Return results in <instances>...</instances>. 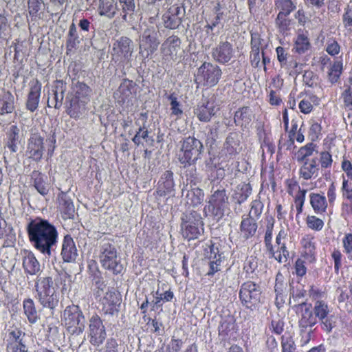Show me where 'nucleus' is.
<instances>
[{"mask_svg": "<svg viewBox=\"0 0 352 352\" xmlns=\"http://www.w3.org/2000/svg\"><path fill=\"white\" fill-rule=\"evenodd\" d=\"M211 56L215 62L226 65L234 58L233 45L228 41H220L212 49Z\"/></svg>", "mask_w": 352, "mask_h": 352, "instance_id": "nucleus-21", "label": "nucleus"}, {"mask_svg": "<svg viewBox=\"0 0 352 352\" xmlns=\"http://www.w3.org/2000/svg\"><path fill=\"white\" fill-rule=\"evenodd\" d=\"M238 326L236 319L232 315L221 316L218 326V336L223 342L236 340L238 333Z\"/></svg>", "mask_w": 352, "mask_h": 352, "instance_id": "nucleus-18", "label": "nucleus"}, {"mask_svg": "<svg viewBox=\"0 0 352 352\" xmlns=\"http://www.w3.org/2000/svg\"><path fill=\"white\" fill-rule=\"evenodd\" d=\"M182 50V41L175 34L167 37L161 45V53L164 60H175Z\"/></svg>", "mask_w": 352, "mask_h": 352, "instance_id": "nucleus-20", "label": "nucleus"}, {"mask_svg": "<svg viewBox=\"0 0 352 352\" xmlns=\"http://www.w3.org/2000/svg\"><path fill=\"white\" fill-rule=\"evenodd\" d=\"M276 52L281 68L286 69L289 75L298 73V63L285 48L278 46L276 48Z\"/></svg>", "mask_w": 352, "mask_h": 352, "instance_id": "nucleus-30", "label": "nucleus"}, {"mask_svg": "<svg viewBox=\"0 0 352 352\" xmlns=\"http://www.w3.org/2000/svg\"><path fill=\"white\" fill-rule=\"evenodd\" d=\"M274 6L278 14L289 16L296 9V3L292 0H276Z\"/></svg>", "mask_w": 352, "mask_h": 352, "instance_id": "nucleus-56", "label": "nucleus"}, {"mask_svg": "<svg viewBox=\"0 0 352 352\" xmlns=\"http://www.w3.org/2000/svg\"><path fill=\"white\" fill-rule=\"evenodd\" d=\"M175 190L173 173L170 170H166L158 181L156 194L159 197H174Z\"/></svg>", "mask_w": 352, "mask_h": 352, "instance_id": "nucleus-26", "label": "nucleus"}, {"mask_svg": "<svg viewBox=\"0 0 352 352\" xmlns=\"http://www.w3.org/2000/svg\"><path fill=\"white\" fill-rule=\"evenodd\" d=\"M107 338V332L102 320L94 314L89 320L88 338L89 343L94 346H99L103 344Z\"/></svg>", "mask_w": 352, "mask_h": 352, "instance_id": "nucleus-12", "label": "nucleus"}, {"mask_svg": "<svg viewBox=\"0 0 352 352\" xmlns=\"http://www.w3.org/2000/svg\"><path fill=\"white\" fill-rule=\"evenodd\" d=\"M317 323L313 311L309 308H306L302 313L301 318L298 320V327L300 332H305L308 328H311Z\"/></svg>", "mask_w": 352, "mask_h": 352, "instance_id": "nucleus-50", "label": "nucleus"}, {"mask_svg": "<svg viewBox=\"0 0 352 352\" xmlns=\"http://www.w3.org/2000/svg\"><path fill=\"white\" fill-rule=\"evenodd\" d=\"M183 345L184 341L181 338L172 336L168 344H162L154 352H180Z\"/></svg>", "mask_w": 352, "mask_h": 352, "instance_id": "nucleus-52", "label": "nucleus"}, {"mask_svg": "<svg viewBox=\"0 0 352 352\" xmlns=\"http://www.w3.org/2000/svg\"><path fill=\"white\" fill-rule=\"evenodd\" d=\"M313 312L316 318H318L319 320H323L329 314V306L324 300H316L314 304Z\"/></svg>", "mask_w": 352, "mask_h": 352, "instance_id": "nucleus-60", "label": "nucleus"}, {"mask_svg": "<svg viewBox=\"0 0 352 352\" xmlns=\"http://www.w3.org/2000/svg\"><path fill=\"white\" fill-rule=\"evenodd\" d=\"M204 192L199 188H192L188 190L186 199L187 204L197 206L201 204L204 199Z\"/></svg>", "mask_w": 352, "mask_h": 352, "instance_id": "nucleus-51", "label": "nucleus"}, {"mask_svg": "<svg viewBox=\"0 0 352 352\" xmlns=\"http://www.w3.org/2000/svg\"><path fill=\"white\" fill-rule=\"evenodd\" d=\"M25 333L17 326H11L6 332V352H30L24 340Z\"/></svg>", "mask_w": 352, "mask_h": 352, "instance_id": "nucleus-11", "label": "nucleus"}, {"mask_svg": "<svg viewBox=\"0 0 352 352\" xmlns=\"http://www.w3.org/2000/svg\"><path fill=\"white\" fill-rule=\"evenodd\" d=\"M343 63L340 60H336L333 62L328 72V79L332 84L336 83L342 74Z\"/></svg>", "mask_w": 352, "mask_h": 352, "instance_id": "nucleus-59", "label": "nucleus"}, {"mask_svg": "<svg viewBox=\"0 0 352 352\" xmlns=\"http://www.w3.org/2000/svg\"><path fill=\"white\" fill-rule=\"evenodd\" d=\"M160 45L158 32L154 28L146 29L140 43V54L148 58L157 50Z\"/></svg>", "mask_w": 352, "mask_h": 352, "instance_id": "nucleus-14", "label": "nucleus"}, {"mask_svg": "<svg viewBox=\"0 0 352 352\" xmlns=\"http://www.w3.org/2000/svg\"><path fill=\"white\" fill-rule=\"evenodd\" d=\"M133 52V43L126 36L120 37L113 44L112 55L121 63H129L131 60Z\"/></svg>", "mask_w": 352, "mask_h": 352, "instance_id": "nucleus-17", "label": "nucleus"}, {"mask_svg": "<svg viewBox=\"0 0 352 352\" xmlns=\"http://www.w3.org/2000/svg\"><path fill=\"white\" fill-rule=\"evenodd\" d=\"M341 169L344 173L341 175L340 190L352 188V161L349 156L344 155L341 162Z\"/></svg>", "mask_w": 352, "mask_h": 352, "instance_id": "nucleus-41", "label": "nucleus"}, {"mask_svg": "<svg viewBox=\"0 0 352 352\" xmlns=\"http://www.w3.org/2000/svg\"><path fill=\"white\" fill-rule=\"evenodd\" d=\"M22 267L26 275L39 276L42 272L41 265L35 254L29 250H21L20 252Z\"/></svg>", "mask_w": 352, "mask_h": 352, "instance_id": "nucleus-22", "label": "nucleus"}, {"mask_svg": "<svg viewBox=\"0 0 352 352\" xmlns=\"http://www.w3.org/2000/svg\"><path fill=\"white\" fill-rule=\"evenodd\" d=\"M298 169V176L300 179L305 181H309L316 179L319 174L320 167L317 163L316 158H312L311 160H306L301 162Z\"/></svg>", "mask_w": 352, "mask_h": 352, "instance_id": "nucleus-32", "label": "nucleus"}, {"mask_svg": "<svg viewBox=\"0 0 352 352\" xmlns=\"http://www.w3.org/2000/svg\"><path fill=\"white\" fill-rule=\"evenodd\" d=\"M240 140L236 134L229 135L226 140L224 149L222 151L221 158L223 161H229L239 153Z\"/></svg>", "mask_w": 352, "mask_h": 352, "instance_id": "nucleus-33", "label": "nucleus"}, {"mask_svg": "<svg viewBox=\"0 0 352 352\" xmlns=\"http://www.w3.org/2000/svg\"><path fill=\"white\" fill-rule=\"evenodd\" d=\"M66 278V273L58 274L54 279L48 276H36L34 282L36 298L43 307L54 309L58 306L59 297L55 286L58 287Z\"/></svg>", "mask_w": 352, "mask_h": 352, "instance_id": "nucleus-2", "label": "nucleus"}, {"mask_svg": "<svg viewBox=\"0 0 352 352\" xmlns=\"http://www.w3.org/2000/svg\"><path fill=\"white\" fill-rule=\"evenodd\" d=\"M252 118L253 112L248 106L239 108L234 115V123L242 129L248 128L252 122Z\"/></svg>", "mask_w": 352, "mask_h": 352, "instance_id": "nucleus-42", "label": "nucleus"}, {"mask_svg": "<svg viewBox=\"0 0 352 352\" xmlns=\"http://www.w3.org/2000/svg\"><path fill=\"white\" fill-rule=\"evenodd\" d=\"M0 239H3L2 248L13 247L16 243V234L13 228L8 226L3 212L0 210Z\"/></svg>", "mask_w": 352, "mask_h": 352, "instance_id": "nucleus-37", "label": "nucleus"}, {"mask_svg": "<svg viewBox=\"0 0 352 352\" xmlns=\"http://www.w3.org/2000/svg\"><path fill=\"white\" fill-rule=\"evenodd\" d=\"M72 89V91L70 94H69V96L86 102L89 101V98L92 92V89L84 82L78 80L76 82L73 83Z\"/></svg>", "mask_w": 352, "mask_h": 352, "instance_id": "nucleus-44", "label": "nucleus"}, {"mask_svg": "<svg viewBox=\"0 0 352 352\" xmlns=\"http://www.w3.org/2000/svg\"><path fill=\"white\" fill-rule=\"evenodd\" d=\"M118 11L116 0H98V12L101 16L113 19Z\"/></svg>", "mask_w": 352, "mask_h": 352, "instance_id": "nucleus-45", "label": "nucleus"}, {"mask_svg": "<svg viewBox=\"0 0 352 352\" xmlns=\"http://www.w3.org/2000/svg\"><path fill=\"white\" fill-rule=\"evenodd\" d=\"M14 109V97L10 91H7L0 98V115L10 114Z\"/></svg>", "mask_w": 352, "mask_h": 352, "instance_id": "nucleus-49", "label": "nucleus"}, {"mask_svg": "<svg viewBox=\"0 0 352 352\" xmlns=\"http://www.w3.org/2000/svg\"><path fill=\"white\" fill-rule=\"evenodd\" d=\"M87 102L68 95L66 98V113L75 120H78L81 114L82 107H85Z\"/></svg>", "mask_w": 352, "mask_h": 352, "instance_id": "nucleus-43", "label": "nucleus"}, {"mask_svg": "<svg viewBox=\"0 0 352 352\" xmlns=\"http://www.w3.org/2000/svg\"><path fill=\"white\" fill-rule=\"evenodd\" d=\"M120 102H129L136 95V84L131 80L124 78L117 90Z\"/></svg>", "mask_w": 352, "mask_h": 352, "instance_id": "nucleus-34", "label": "nucleus"}, {"mask_svg": "<svg viewBox=\"0 0 352 352\" xmlns=\"http://www.w3.org/2000/svg\"><path fill=\"white\" fill-rule=\"evenodd\" d=\"M178 153V160L184 167H188L196 164L201 158L204 150L202 142L193 136L183 139Z\"/></svg>", "mask_w": 352, "mask_h": 352, "instance_id": "nucleus-4", "label": "nucleus"}, {"mask_svg": "<svg viewBox=\"0 0 352 352\" xmlns=\"http://www.w3.org/2000/svg\"><path fill=\"white\" fill-rule=\"evenodd\" d=\"M122 296L113 288L108 289L104 295L98 301V309L100 314L104 316H113L120 311Z\"/></svg>", "mask_w": 352, "mask_h": 352, "instance_id": "nucleus-10", "label": "nucleus"}, {"mask_svg": "<svg viewBox=\"0 0 352 352\" xmlns=\"http://www.w3.org/2000/svg\"><path fill=\"white\" fill-rule=\"evenodd\" d=\"M261 294L260 285L256 282L249 280L241 285L239 298L245 308L253 311L261 302Z\"/></svg>", "mask_w": 352, "mask_h": 352, "instance_id": "nucleus-6", "label": "nucleus"}, {"mask_svg": "<svg viewBox=\"0 0 352 352\" xmlns=\"http://www.w3.org/2000/svg\"><path fill=\"white\" fill-rule=\"evenodd\" d=\"M311 43L307 33H298L294 41L293 51L300 55L305 54L311 48Z\"/></svg>", "mask_w": 352, "mask_h": 352, "instance_id": "nucleus-47", "label": "nucleus"}, {"mask_svg": "<svg viewBox=\"0 0 352 352\" xmlns=\"http://www.w3.org/2000/svg\"><path fill=\"white\" fill-rule=\"evenodd\" d=\"M260 41H256L252 39L251 41V52H250V63L251 65L257 68L261 63L260 56Z\"/></svg>", "mask_w": 352, "mask_h": 352, "instance_id": "nucleus-61", "label": "nucleus"}, {"mask_svg": "<svg viewBox=\"0 0 352 352\" xmlns=\"http://www.w3.org/2000/svg\"><path fill=\"white\" fill-rule=\"evenodd\" d=\"M30 242L39 252L50 256L52 248L58 241L56 228L48 220L36 218L31 220L26 228Z\"/></svg>", "mask_w": 352, "mask_h": 352, "instance_id": "nucleus-1", "label": "nucleus"}, {"mask_svg": "<svg viewBox=\"0 0 352 352\" xmlns=\"http://www.w3.org/2000/svg\"><path fill=\"white\" fill-rule=\"evenodd\" d=\"M78 250L73 237L70 234L63 236L60 256L65 263H74L78 256Z\"/></svg>", "mask_w": 352, "mask_h": 352, "instance_id": "nucleus-31", "label": "nucleus"}, {"mask_svg": "<svg viewBox=\"0 0 352 352\" xmlns=\"http://www.w3.org/2000/svg\"><path fill=\"white\" fill-rule=\"evenodd\" d=\"M305 223L309 229L316 232L321 231L324 226V221L314 214H308L305 219Z\"/></svg>", "mask_w": 352, "mask_h": 352, "instance_id": "nucleus-62", "label": "nucleus"}, {"mask_svg": "<svg viewBox=\"0 0 352 352\" xmlns=\"http://www.w3.org/2000/svg\"><path fill=\"white\" fill-rule=\"evenodd\" d=\"M309 199V204L316 214L324 215L327 213L329 204L323 192H310Z\"/></svg>", "mask_w": 352, "mask_h": 352, "instance_id": "nucleus-39", "label": "nucleus"}, {"mask_svg": "<svg viewBox=\"0 0 352 352\" xmlns=\"http://www.w3.org/2000/svg\"><path fill=\"white\" fill-rule=\"evenodd\" d=\"M343 201L341 204L342 214L352 217V188L340 190Z\"/></svg>", "mask_w": 352, "mask_h": 352, "instance_id": "nucleus-53", "label": "nucleus"}, {"mask_svg": "<svg viewBox=\"0 0 352 352\" xmlns=\"http://www.w3.org/2000/svg\"><path fill=\"white\" fill-rule=\"evenodd\" d=\"M57 211L63 220L74 219L76 209L72 198L67 192L60 191L56 197Z\"/></svg>", "mask_w": 352, "mask_h": 352, "instance_id": "nucleus-19", "label": "nucleus"}, {"mask_svg": "<svg viewBox=\"0 0 352 352\" xmlns=\"http://www.w3.org/2000/svg\"><path fill=\"white\" fill-rule=\"evenodd\" d=\"M23 314L30 324H35L40 319V314L38 311L34 301L30 298H25L23 301Z\"/></svg>", "mask_w": 352, "mask_h": 352, "instance_id": "nucleus-46", "label": "nucleus"}, {"mask_svg": "<svg viewBox=\"0 0 352 352\" xmlns=\"http://www.w3.org/2000/svg\"><path fill=\"white\" fill-rule=\"evenodd\" d=\"M174 298V294L173 291L169 289L165 291L164 293H160L159 289L155 292L154 296V300L151 302V311L162 310L163 304L166 302L172 301Z\"/></svg>", "mask_w": 352, "mask_h": 352, "instance_id": "nucleus-48", "label": "nucleus"}, {"mask_svg": "<svg viewBox=\"0 0 352 352\" xmlns=\"http://www.w3.org/2000/svg\"><path fill=\"white\" fill-rule=\"evenodd\" d=\"M216 106L214 100L203 98L194 109V114L202 122H208L216 114Z\"/></svg>", "mask_w": 352, "mask_h": 352, "instance_id": "nucleus-23", "label": "nucleus"}, {"mask_svg": "<svg viewBox=\"0 0 352 352\" xmlns=\"http://www.w3.org/2000/svg\"><path fill=\"white\" fill-rule=\"evenodd\" d=\"M42 84L37 78L33 79L29 83V90L25 101V109L33 113L39 105L41 95Z\"/></svg>", "mask_w": 352, "mask_h": 352, "instance_id": "nucleus-24", "label": "nucleus"}, {"mask_svg": "<svg viewBox=\"0 0 352 352\" xmlns=\"http://www.w3.org/2000/svg\"><path fill=\"white\" fill-rule=\"evenodd\" d=\"M298 98L300 99L298 102L300 112L307 115L311 113L315 106L320 103L319 98L312 93L300 92Z\"/></svg>", "mask_w": 352, "mask_h": 352, "instance_id": "nucleus-35", "label": "nucleus"}, {"mask_svg": "<svg viewBox=\"0 0 352 352\" xmlns=\"http://www.w3.org/2000/svg\"><path fill=\"white\" fill-rule=\"evenodd\" d=\"M204 222L201 215L192 211L182 217L181 234L188 241L195 240L204 232Z\"/></svg>", "mask_w": 352, "mask_h": 352, "instance_id": "nucleus-7", "label": "nucleus"}, {"mask_svg": "<svg viewBox=\"0 0 352 352\" xmlns=\"http://www.w3.org/2000/svg\"><path fill=\"white\" fill-rule=\"evenodd\" d=\"M258 228L257 220L250 215H243L239 224V233L243 241H248L256 236Z\"/></svg>", "mask_w": 352, "mask_h": 352, "instance_id": "nucleus-28", "label": "nucleus"}, {"mask_svg": "<svg viewBox=\"0 0 352 352\" xmlns=\"http://www.w3.org/2000/svg\"><path fill=\"white\" fill-rule=\"evenodd\" d=\"M142 319L146 322V331L156 335H161V327L162 323L157 321L156 318H152L148 316H142Z\"/></svg>", "mask_w": 352, "mask_h": 352, "instance_id": "nucleus-63", "label": "nucleus"}, {"mask_svg": "<svg viewBox=\"0 0 352 352\" xmlns=\"http://www.w3.org/2000/svg\"><path fill=\"white\" fill-rule=\"evenodd\" d=\"M120 6L121 8V15L124 21L127 20L128 16L133 14L135 11V1L134 0H118Z\"/></svg>", "mask_w": 352, "mask_h": 352, "instance_id": "nucleus-64", "label": "nucleus"}, {"mask_svg": "<svg viewBox=\"0 0 352 352\" xmlns=\"http://www.w3.org/2000/svg\"><path fill=\"white\" fill-rule=\"evenodd\" d=\"M45 138L40 133H32L28 140L25 155L36 163L41 161L45 152Z\"/></svg>", "mask_w": 352, "mask_h": 352, "instance_id": "nucleus-13", "label": "nucleus"}, {"mask_svg": "<svg viewBox=\"0 0 352 352\" xmlns=\"http://www.w3.org/2000/svg\"><path fill=\"white\" fill-rule=\"evenodd\" d=\"M207 256L209 260V269L206 276L212 277L217 272L221 270V254H219L218 248H215L214 244H211L210 245V255Z\"/></svg>", "mask_w": 352, "mask_h": 352, "instance_id": "nucleus-40", "label": "nucleus"}, {"mask_svg": "<svg viewBox=\"0 0 352 352\" xmlns=\"http://www.w3.org/2000/svg\"><path fill=\"white\" fill-rule=\"evenodd\" d=\"M66 90V82L62 80H55L52 87V94L48 98L47 107L60 109L63 104Z\"/></svg>", "mask_w": 352, "mask_h": 352, "instance_id": "nucleus-29", "label": "nucleus"}, {"mask_svg": "<svg viewBox=\"0 0 352 352\" xmlns=\"http://www.w3.org/2000/svg\"><path fill=\"white\" fill-rule=\"evenodd\" d=\"M287 236V231L285 228H281L276 236L275 245H272V250L270 248H265L270 256L280 263L286 262L289 256L285 243Z\"/></svg>", "mask_w": 352, "mask_h": 352, "instance_id": "nucleus-15", "label": "nucleus"}, {"mask_svg": "<svg viewBox=\"0 0 352 352\" xmlns=\"http://www.w3.org/2000/svg\"><path fill=\"white\" fill-rule=\"evenodd\" d=\"M21 144L20 129L17 125H11L6 133L4 147L12 153H16Z\"/></svg>", "mask_w": 352, "mask_h": 352, "instance_id": "nucleus-36", "label": "nucleus"}, {"mask_svg": "<svg viewBox=\"0 0 352 352\" xmlns=\"http://www.w3.org/2000/svg\"><path fill=\"white\" fill-rule=\"evenodd\" d=\"M300 244L301 246L300 256L310 263L316 261V236L312 233H307L302 235Z\"/></svg>", "mask_w": 352, "mask_h": 352, "instance_id": "nucleus-25", "label": "nucleus"}, {"mask_svg": "<svg viewBox=\"0 0 352 352\" xmlns=\"http://www.w3.org/2000/svg\"><path fill=\"white\" fill-rule=\"evenodd\" d=\"M316 146V144L314 142H309L305 146L300 147L296 153L298 162H304L306 160H311L309 157L313 155Z\"/></svg>", "mask_w": 352, "mask_h": 352, "instance_id": "nucleus-57", "label": "nucleus"}, {"mask_svg": "<svg viewBox=\"0 0 352 352\" xmlns=\"http://www.w3.org/2000/svg\"><path fill=\"white\" fill-rule=\"evenodd\" d=\"M85 317L81 308L76 305H67L61 315V324L67 335L78 336L81 335L85 329Z\"/></svg>", "mask_w": 352, "mask_h": 352, "instance_id": "nucleus-3", "label": "nucleus"}, {"mask_svg": "<svg viewBox=\"0 0 352 352\" xmlns=\"http://www.w3.org/2000/svg\"><path fill=\"white\" fill-rule=\"evenodd\" d=\"M228 196L225 188L214 190L211 195L208 201V210L212 214L221 219L223 217L225 210L228 206Z\"/></svg>", "mask_w": 352, "mask_h": 352, "instance_id": "nucleus-16", "label": "nucleus"}, {"mask_svg": "<svg viewBox=\"0 0 352 352\" xmlns=\"http://www.w3.org/2000/svg\"><path fill=\"white\" fill-rule=\"evenodd\" d=\"M292 21L289 15L277 14L275 25L280 34H287L291 29Z\"/></svg>", "mask_w": 352, "mask_h": 352, "instance_id": "nucleus-58", "label": "nucleus"}, {"mask_svg": "<svg viewBox=\"0 0 352 352\" xmlns=\"http://www.w3.org/2000/svg\"><path fill=\"white\" fill-rule=\"evenodd\" d=\"M324 150L319 153V166L322 169H330L333 163L331 149L336 146V138L327 136L323 140Z\"/></svg>", "mask_w": 352, "mask_h": 352, "instance_id": "nucleus-27", "label": "nucleus"}, {"mask_svg": "<svg viewBox=\"0 0 352 352\" xmlns=\"http://www.w3.org/2000/svg\"><path fill=\"white\" fill-rule=\"evenodd\" d=\"M30 183L36 190L42 196H46L50 191L47 177L41 171L34 170L30 174Z\"/></svg>", "mask_w": 352, "mask_h": 352, "instance_id": "nucleus-38", "label": "nucleus"}, {"mask_svg": "<svg viewBox=\"0 0 352 352\" xmlns=\"http://www.w3.org/2000/svg\"><path fill=\"white\" fill-rule=\"evenodd\" d=\"M164 6L166 10L162 15L164 27L170 30L178 28L185 15L184 8L175 0H165Z\"/></svg>", "mask_w": 352, "mask_h": 352, "instance_id": "nucleus-9", "label": "nucleus"}, {"mask_svg": "<svg viewBox=\"0 0 352 352\" xmlns=\"http://www.w3.org/2000/svg\"><path fill=\"white\" fill-rule=\"evenodd\" d=\"M252 186L249 183H242L237 186L234 199L236 201V203L241 204L244 203L252 193Z\"/></svg>", "mask_w": 352, "mask_h": 352, "instance_id": "nucleus-54", "label": "nucleus"}, {"mask_svg": "<svg viewBox=\"0 0 352 352\" xmlns=\"http://www.w3.org/2000/svg\"><path fill=\"white\" fill-rule=\"evenodd\" d=\"M100 262L102 267L113 274L122 273L124 267L118 256V252L113 243L107 241L100 246Z\"/></svg>", "mask_w": 352, "mask_h": 352, "instance_id": "nucleus-8", "label": "nucleus"}, {"mask_svg": "<svg viewBox=\"0 0 352 352\" xmlns=\"http://www.w3.org/2000/svg\"><path fill=\"white\" fill-rule=\"evenodd\" d=\"M222 76L219 66L210 62H204L197 69L195 75V83L197 88L212 87L217 85Z\"/></svg>", "mask_w": 352, "mask_h": 352, "instance_id": "nucleus-5", "label": "nucleus"}, {"mask_svg": "<svg viewBox=\"0 0 352 352\" xmlns=\"http://www.w3.org/2000/svg\"><path fill=\"white\" fill-rule=\"evenodd\" d=\"M265 230L264 234V244L265 248H270L272 250L273 230L275 224L274 218L271 216L265 217Z\"/></svg>", "mask_w": 352, "mask_h": 352, "instance_id": "nucleus-55", "label": "nucleus"}]
</instances>
